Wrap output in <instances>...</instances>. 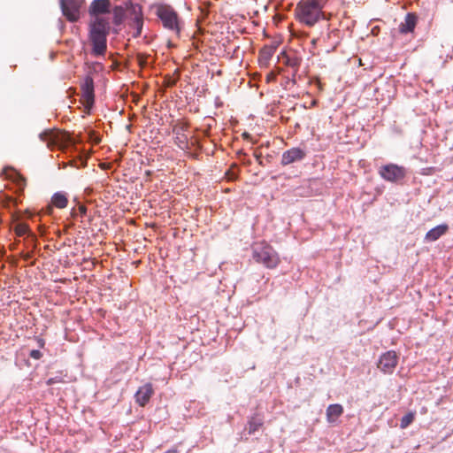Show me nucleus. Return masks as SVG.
I'll return each instance as SVG.
<instances>
[{
	"label": "nucleus",
	"mask_w": 453,
	"mask_h": 453,
	"mask_svg": "<svg viewBox=\"0 0 453 453\" xmlns=\"http://www.w3.org/2000/svg\"><path fill=\"white\" fill-rule=\"evenodd\" d=\"M84 3V0H59L62 13L70 22H76L80 19L81 10Z\"/></svg>",
	"instance_id": "obj_5"
},
{
	"label": "nucleus",
	"mask_w": 453,
	"mask_h": 453,
	"mask_svg": "<svg viewBox=\"0 0 453 453\" xmlns=\"http://www.w3.org/2000/svg\"><path fill=\"white\" fill-rule=\"evenodd\" d=\"M51 203L55 207L64 209L67 206L68 199L65 193L58 192L53 195Z\"/></svg>",
	"instance_id": "obj_21"
},
{
	"label": "nucleus",
	"mask_w": 453,
	"mask_h": 453,
	"mask_svg": "<svg viewBox=\"0 0 453 453\" xmlns=\"http://www.w3.org/2000/svg\"><path fill=\"white\" fill-rule=\"evenodd\" d=\"M414 418L415 413L412 411L408 412L401 418L400 427L402 429L408 427L413 422Z\"/></svg>",
	"instance_id": "obj_23"
},
{
	"label": "nucleus",
	"mask_w": 453,
	"mask_h": 453,
	"mask_svg": "<svg viewBox=\"0 0 453 453\" xmlns=\"http://www.w3.org/2000/svg\"><path fill=\"white\" fill-rule=\"evenodd\" d=\"M318 85H319V88H321V83L319 81H318Z\"/></svg>",
	"instance_id": "obj_37"
},
{
	"label": "nucleus",
	"mask_w": 453,
	"mask_h": 453,
	"mask_svg": "<svg viewBox=\"0 0 453 453\" xmlns=\"http://www.w3.org/2000/svg\"><path fill=\"white\" fill-rule=\"evenodd\" d=\"M305 157V152L299 148H292L282 154L281 165H287L296 161L302 160Z\"/></svg>",
	"instance_id": "obj_14"
},
{
	"label": "nucleus",
	"mask_w": 453,
	"mask_h": 453,
	"mask_svg": "<svg viewBox=\"0 0 453 453\" xmlns=\"http://www.w3.org/2000/svg\"><path fill=\"white\" fill-rule=\"evenodd\" d=\"M52 211V207L51 206H49L48 207V211L50 212Z\"/></svg>",
	"instance_id": "obj_36"
},
{
	"label": "nucleus",
	"mask_w": 453,
	"mask_h": 453,
	"mask_svg": "<svg viewBox=\"0 0 453 453\" xmlns=\"http://www.w3.org/2000/svg\"><path fill=\"white\" fill-rule=\"evenodd\" d=\"M398 363V356L395 351L388 350L383 353L378 363V368L384 373L391 374Z\"/></svg>",
	"instance_id": "obj_10"
},
{
	"label": "nucleus",
	"mask_w": 453,
	"mask_h": 453,
	"mask_svg": "<svg viewBox=\"0 0 453 453\" xmlns=\"http://www.w3.org/2000/svg\"><path fill=\"white\" fill-rule=\"evenodd\" d=\"M90 55L94 58H104L107 52V38L88 33Z\"/></svg>",
	"instance_id": "obj_9"
},
{
	"label": "nucleus",
	"mask_w": 453,
	"mask_h": 453,
	"mask_svg": "<svg viewBox=\"0 0 453 453\" xmlns=\"http://www.w3.org/2000/svg\"><path fill=\"white\" fill-rule=\"evenodd\" d=\"M277 49V45L274 43L265 45L259 51L258 62L261 66L267 67L270 60L274 55Z\"/></svg>",
	"instance_id": "obj_16"
},
{
	"label": "nucleus",
	"mask_w": 453,
	"mask_h": 453,
	"mask_svg": "<svg viewBox=\"0 0 453 453\" xmlns=\"http://www.w3.org/2000/svg\"><path fill=\"white\" fill-rule=\"evenodd\" d=\"M110 0H94L89 6L88 13L90 18L104 17V14L110 13Z\"/></svg>",
	"instance_id": "obj_11"
},
{
	"label": "nucleus",
	"mask_w": 453,
	"mask_h": 453,
	"mask_svg": "<svg viewBox=\"0 0 453 453\" xmlns=\"http://www.w3.org/2000/svg\"><path fill=\"white\" fill-rule=\"evenodd\" d=\"M61 380L57 379V378H50L48 380H47V385L50 386V385H53L55 383H58V382H60Z\"/></svg>",
	"instance_id": "obj_29"
},
{
	"label": "nucleus",
	"mask_w": 453,
	"mask_h": 453,
	"mask_svg": "<svg viewBox=\"0 0 453 453\" xmlns=\"http://www.w3.org/2000/svg\"><path fill=\"white\" fill-rule=\"evenodd\" d=\"M81 101L88 111L94 105V81L90 75H87L81 85Z\"/></svg>",
	"instance_id": "obj_7"
},
{
	"label": "nucleus",
	"mask_w": 453,
	"mask_h": 453,
	"mask_svg": "<svg viewBox=\"0 0 453 453\" xmlns=\"http://www.w3.org/2000/svg\"><path fill=\"white\" fill-rule=\"evenodd\" d=\"M149 55L144 53H137L136 60L141 67H144L148 65Z\"/></svg>",
	"instance_id": "obj_26"
},
{
	"label": "nucleus",
	"mask_w": 453,
	"mask_h": 453,
	"mask_svg": "<svg viewBox=\"0 0 453 453\" xmlns=\"http://www.w3.org/2000/svg\"><path fill=\"white\" fill-rule=\"evenodd\" d=\"M254 156H255L257 161L258 162V164L262 165L261 153L255 152Z\"/></svg>",
	"instance_id": "obj_32"
},
{
	"label": "nucleus",
	"mask_w": 453,
	"mask_h": 453,
	"mask_svg": "<svg viewBox=\"0 0 453 453\" xmlns=\"http://www.w3.org/2000/svg\"><path fill=\"white\" fill-rule=\"evenodd\" d=\"M252 256L257 263L262 264L269 269L276 268L280 263L279 254L265 242H257L253 245Z\"/></svg>",
	"instance_id": "obj_2"
},
{
	"label": "nucleus",
	"mask_w": 453,
	"mask_h": 453,
	"mask_svg": "<svg viewBox=\"0 0 453 453\" xmlns=\"http://www.w3.org/2000/svg\"><path fill=\"white\" fill-rule=\"evenodd\" d=\"M341 32L339 29L328 30L326 35L314 37L311 40V44L314 46H319L326 52H332L341 43Z\"/></svg>",
	"instance_id": "obj_4"
},
{
	"label": "nucleus",
	"mask_w": 453,
	"mask_h": 453,
	"mask_svg": "<svg viewBox=\"0 0 453 453\" xmlns=\"http://www.w3.org/2000/svg\"><path fill=\"white\" fill-rule=\"evenodd\" d=\"M100 141H101V140H100V138H96V139H95V142H96V143H99V142H100Z\"/></svg>",
	"instance_id": "obj_35"
},
{
	"label": "nucleus",
	"mask_w": 453,
	"mask_h": 453,
	"mask_svg": "<svg viewBox=\"0 0 453 453\" xmlns=\"http://www.w3.org/2000/svg\"><path fill=\"white\" fill-rule=\"evenodd\" d=\"M88 30L90 34L107 38L111 31L110 19L105 17L90 18Z\"/></svg>",
	"instance_id": "obj_8"
},
{
	"label": "nucleus",
	"mask_w": 453,
	"mask_h": 453,
	"mask_svg": "<svg viewBox=\"0 0 453 453\" xmlns=\"http://www.w3.org/2000/svg\"><path fill=\"white\" fill-rule=\"evenodd\" d=\"M31 257V255L29 253H27L26 256H25V259H29Z\"/></svg>",
	"instance_id": "obj_34"
},
{
	"label": "nucleus",
	"mask_w": 453,
	"mask_h": 453,
	"mask_svg": "<svg viewBox=\"0 0 453 453\" xmlns=\"http://www.w3.org/2000/svg\"><path fill=\"white\" fill-rule=\"evenodd\" d=\"M156 15L162 21L165 28L180 34V19L174 9L165 4H158L156 6Z\"/></svg>",
	"instance_id": "obj_3"
},
{
	"label": "nucleus",
	"mask_w": 453,
	"mask_h": 453,
	"mask_svg": "<svg viewBox=\"0 0 453 453\" xmlns=\"http://www.w3.org/2000/svg\"><path fill=\"white\" fill-rule=\"evenodd\" d=\"M78 211L83 217L87 214V207L84 204H79Z\"/></svg>",
	"instance_id": "obj_28"
},
{
	"label": "nucleus",
	"mask_w": 453,
	"mask_h": 453,
	"mask_svg": "<svg viewBox=\"0 0 453 453\" xmlns=\"http://www.w3.org/2000/svg\"><path fill=\"white\" fill-rule=\"evenodd\" d=\"M343 407L339 403L330 404L326 408V415L328 423H334L342 415Z\"/></svg>",
	"instance_id": "obj_19"
},
{
	"label": "nucleus",
	"mask_w": 453,
	"mask_h": 453,
	"mask_svg": "<svg viewBox=\"0 0 453 453\" xmlns=\"http://www.w3.org/2000/svg\"><path fill=\"white\" fill-rule=\"evenodd\" d=\"M226 175L229 180H234L236 178V174L234 173H231L230 171L226 173Z\"/></svg>",
	"instance_id": "obj_30"
},
{
	"label": "nucleus",
	"mask_w": 453,
	"mask_h": 453,
	"mask_svg": "<svg viewBox=\"0 0 453 453\" xmlns=\"http://www.w3.org/2000/svg\"><path fill=\"white\" fill-rule=\"evenodd\" d=\"M36 341H37V343H38L39 347H41V348L44 347L45 342H44V340L42 338L38 337L36 339Z\"/></svg>",
	"instance_id": "obj_31"
},
{
	"label": "nucleus",
	"mask_w": 453,
	"mask_h": 453,
	"mask_svg": "<svg viewBox=\"0 0 453 453\" xmlns=\"http://www.w3.org/2000/svg\"><path fill=\"white\" fill-rule=\"evenodd\" d=\"M448 229L449 226L447 224L438 225L426 234L425 240L429 242H435L441 236L444 235Z\"/></svg>",
	"instance_id": "obj_18"
},
{
	"label": "nucleus",
	"mask_w": 453,
	"mask_h": 453,
	"mask_svg": "<svg viewBox=\"0 0 453 453\" xmlns=\"http://www.w3.org/2000/svg\"><path fill=\"white\" fill-rule=\"evenodd\" d=\"M14 232L18 236H23L27 234L33 240L35 239V236L30 234L28 226L25 223H18L14 227Z\"/></svg>",
	"instance_id": "obj_22"
},
{
	"label": "nucleus",
	"mask_w": 453,
	"mask_h": 453,
	"mask_svg": "<svg viewBox=\"0 0 453 453\" xmlns=\"http://www.w3.org/2000/svg\"><path fill=\"white\" fill-rule=\"evenodd\" d=\"M143 25V19L142 16L136 15L133 21V26L135 27L136 32L134 33V36L138 37L141 35L142 29Z\"/></svg>",
	"instance_id": "obj_24"
},
{
	"label": "nucleus",
	"mask_w": 453,
	"mask_h": 453,
	"mask_svg": "<svg viewBox=\"0 0 453 453\" xmlns=\"http://www.w3.org/2000/svg\"><path fill=\"white\" fill-rule=\"evenodd\" d=\"M29 357H32L33 359L38 360L42 357V354L38 349H33L30 351Z\"/></svg>",
	"instance_id": "obj_27"
},
{
	"label": "nucleus",
	"mask_w": 453,
	"mask_h": 453,
	"mask_svg": "<svg viewBox=\"0 0 453 453\" xmlns=\"http://www.w3.org/2000/svg\"><path fill=\"white\" fill-rule=\"evenodd\" d=\"M175 82H176V81H175V80H173V79L169 78V79H168V81H167V82H166V85H167L168 87H172V86H173V85L175 84Z\"/></svg>",
	"instance_id": "obj_33"
},
{
	"label": "nucleus",
	"mask_w": 453,
	"mask_h": 453,
	"mask_svg": "<svg viewBox=\"0 0 453 453\" xmlns=\"http://www.w3.org/2000/svg\"><path fill=\"white\" fill-rule=\"evenodd\" d=\"M418 22V16L414 12L406 14L404 20L399 25L398 30L401 34H408L414 31Z\"/></svg>",
	"instance_id": "obj_17"
},
{
	"label": "nucleus",
	"mask_w": 453,
	"mask_h": 453,
	"mask_svg": "<svg viewBox=\"0 0 453 453\" xmlns=\"http://www.w3.org/2000/svg\"><path fill=\"white\" fill-rule=\"evenodd\" d=\"M286 64L290 67L297 69L301 65V59L295 56H287Z\"/></svg>",
	"instance_id": "obj_25"
},
{
	"label": "nucleus",
	"mask_w": 453,
	"mask_h": 453,
	"mask_svg": "<svg viewBox=\"0 0 453 453\" xmlns=\"http://www.w3.org/2000/svg\"><path fill=\"white\" fill-rule=\"evenodd\" d=\"M264 425V418L260 414H254L248 421L247 429L249 434H253Z\"/></svg>",
	"instance_id": "obj_20"
},
{
	"label": "nucleus",
	"mask_w": 453,
	"mask_h": 453,
	"mask_svg": "<svg viewBox=\"0 0 453 453\" xmlns=\"http://www.w3.org/2000/svg\"><path fill=\"white\" fill-rule=\"evenodd\" d=\"M406 169L395 164L382 165L379 170L380 176L389 182H399L406 176Z\"/></svg>",
	"instance_id": "obj_6"
},
{
	"label": "nucleus",
	"mask_w": 453,
	"mask_h": 453,
	"mask_svg": "<svg viewBox=\"0 0 453 453\" xmlns=\"http://www.w3.org/2000/svg\"><path fill=\"white\" fill-rule=\"evenodd\" d=\"M187 129L188 125L185 123H178L173 127V132L175 134V143L181 150H185L188 148V138L185 134Z\"/></svg>",
	"instance_id": "obj_12"
},
{
	"label": "nucleus",
	"mask_w": 453,
	"mask_h": 453,
	"mask_svg": "<svg viewBox=\"0 0 453 453\" xmlns=\"http://www.w3.org/2000/svg\"><path fill=\"white\" fill-rule=\"evenodd\" d=\"M154 394V389L151 383H147L142 387H140L137 390L134 397L135 402L142 407L145 406L152 395Z\"/></svg>",
	"instance_id": "obj_13"
},
{
	"label": "nucleus",
	"mask_w": 453,
	"mask_h": 453,
	"mask_svg": "<svg viewBox=\"0 0 453 453\" xmlns=\"http://www.w3.org/2000/svg\"><path fill=\"white\" fill-rule=\"evenodd\" d=\"M327 0H301L295 9L296 20L309 27L326 19L323 8Z\"/></svg>",
	"instance_id": "obj_1"
},
{
	"label": "nucleus",
	"mask_w": 453,
	"mask_h": 453,
	"mask_svg": "<svg viewBox=\"0 0 453 453\" xmlns=\"http://www.w3.org/2000/svg\"><path fill=\"white\" fill-rule=\"evenodd\" d=\"M64 136L65 134L58 130H48L40 135L41 139L45 142L49 147L52 145H58L62 142Z\"/></svg>",
	"instance_id": "obj_15"
}]
</instances>
